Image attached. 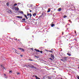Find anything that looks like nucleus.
<instances>
[{
    "label": "nucleus",
    "instance_id": "423d86ee",
    "mask_svg": "<svg viewBox=\"0 0 79 79\" xmlns=\"http://www.w3.org/2000/svg\"><path fill=\"white\" fill-rule=\"evenodd\" d=\"M30 68H35V69H36V68L33 65H32L31 64V65L30 66Z\"/></svg>",
    "mask_w": 79,
    "mask_h": 79
},
{
    "label": "nucleus",
    "instance_id": "8fccbe9b",
    "mask_svg": "<svg viewBox=\"0 0 79 79\" xmlns=\"http://www.w3.org/2000/svg\"><path fill=\"white\" fill-rule=\"evenodd\" d=\"M33 37H34V36H32Z\"/></svg>",
    "mask_w": 79,
    "mask_h": 79
},
{
    "label": "nucleus",
    "instance_id": "f704fd0d",
    "mask_svg": "<svg viewBox=\"0 0 79 79\" xmlns=\"http://www.w3.org/2000/svg\"><path fill=\"white\" fill-rule=\"evenodd\" d=\"M63 34H64V33H63V32H62V35H63Z\"/></svg>",
    "mask_w": 79,
    "mask_h": 79
},
{
    "label": "nucleus",
    "instance_id": "2f4dec72",
    "mask_svg": "<svg viewBox=\"0 0 79 79\" xmlns=\"http://www.w3.org/2000/svg\"><path fill=\"white\" fill-rule=\"evenodd\" d=\"M75 33L76 34V31H75Z\"/></svg>",
    "mask_w": 79,
    "mask_h": 79
},
{
    "label": "nucleus",
    "instance_id": "f257e3e1",
    "mask_svg": "<svg viewBox=\"0 0 79 79\" xmlns=\"http://www.w3.org/2000/svg\"><path fill=\"white\" fill-rule=\"evenodd\" d=\"M67 59V57H64L62 59H60V60L63 61V62H65Z\"/></svg>",
    "mask_w": 79,
    "mask_h": 79
},
{
    "label": "nucleus",
    "instance_id": "0eeeda50",
    "mask_svg": "<svg viewBox=\"0 0 79 79\" xmlns=\"http://www.w3.org/2000/svg\"><path fill=\"white\" fill-rule=\"evenodd\" d=\"M34 50L35 51H36V52H40V50H38V49H34Z\"/></svg>",
    "mask_w": 79,
    "mask_h": 79
},
{
    "label": "nucleus",
    "instance_id": "aec40b11",
    "mask_svg": "<svg viewBox=\"0 0 79 79\" xmlns=\"http://www.w3.org/2000/svg\"><path fill=\"white\" fill-rule=\"evenodd\" d=\"M20 13H21V14H23V11H20Z\"/></svg>",
    "mask_w": 79,
    "mask_h": 79
},
{
    "label": "nucleus",
    "instance_id": "a19ab883",
    "mask_svg": "<svg viewBox=\"0 0 79 79\" xmlns=\"http://www.w3.org/2000/svg\"><path fill=\"white\" fill-rule=\"evenodd\" d=\"M4 76H6V74H4Z\"/></svg>",
    "mask_w": 79,
    "mask_h": 79
},
{
    "label": "nucleus",
    "instance_id": "f3484780",
    "mask_svg": "<svg viewBox=\"0 0 79 79\" xmlns=\"http://www.w3.org/2000/svg\"><path fill=\"white\" fill-rule=\"evenodd\" d=\"M17 3H16V4H14V5H13V6H16V5H17Z\"/></svg>",
    "mask_w": 79,
    "mask_h": 79
},
{
    "label": "nucleus",
    "instance_id": "3c124183",
    "mask_svg": "<svg viewBox=\"0 0 79 79\" xmlns=\"http://www.w3.org/2000/svg\"><path fill=\"white\" fill-rule=\"evenodd\" d=\"M78 68H79V66L78 67Z\"/></svg>",
    "mask_w": 79,
    "mask_h": 79
},
{
    "label": "nucleus",
    "instance_id": "6e6552de",
    "mask_svg": "<svg viewBox=\"0 0 79 79\" xmlns=\"http://www.w3.org/2000/svg\"><path fill=\"white\" fill-rule=\"evenodd\" d=\"M36 15H37V14H36V13H34L33 14V16L34 17H35V16H36Z\"/></svg>",
    "mask_w": 79,
    "mask_h": 79
},
{
    "label": "nucleus",
    "instance_id": "4468645a",
    "mask_svg": "<svg viewBox=\"0 0 79 79\" xmlns=\"http://www.w3.org/2000/svg\"><path fill=\"white\" fill-rule=\"evenodd\" d=\"M6 5L7 6H9V2H7L6 3Z\"/></svg>",
    "mask_w": 79,
    "mask_h": 79
},
{
    "label": "nucleus",
    "instance_id": "37998d69",
    "mask_svg": "<svg viewBox=\"0 0 79 79\" xmlns=\"http://www.w3.org/2000/svg\"><path fill=\"white\" fill-rule=\"evenodd\" d=\"M10 12H11V10H10Z\"/></svg>",
    "mask_w": 79,
    "mask_h": 79
},
{
    "label": "nucleus",
    "instance_id": "a211bd4d",
    "mask_svg": "<svg viewBox=\"0 0 79 79\" xmlns=\"http://www.w3.org/2000/svg\"><path fill=\"white\" fill-rule=\"evenodd\" d=\"M21 51H22V52H24V49L22 48V49H21Z\"/></svg>",
    "mask_w": 79,
    "mask_h": 79
},
{
    "label": "nucleus",
    "instance_id": "9b49d317",
    "mask_svg": "<svg viewBox=\"0 0 79 79\" xmlns=\"http://www.w3.org/2000/svg\"><path fill=\"white\" fill-rule=\"evenodd\" d=\"M58 11H61V8H59L58 9Z\"/></svg>",
    "mask_w": 79,
    "mask_h": 79
},
{
    "label": "nucleus",
    "instance_id": "cd10ccee",
    "mask_svg": "<svg viewBox=\"0 0 79 79\" xmlns=\"http://www.w3.org/2000/svg\"><path fill=\"white\" fill-rule=\"evenodd\" d=\"M69 21H70L71 23H72V22L71 21V20H69Z\"/></svg>",
    "mask_w": 79,
    "mask_h": 79
},
{
    "label": "nucleus",
    "instance_id": "79ce46f5",
    "mask_svg": "<svg viewBox=\"0 0 79 79\" xmlns=\"http://www.w3.org/2000/svg\"><path fill=\"white\" fill-rule=\"evenodd\" d=\"M18 3V4H21V3Z\"/></svg>",
    "mask_w": 79,
    "mask_h": 79
},
{
    "label": "nucleus",
    "instance_id": "09e8293b",
    "mask_svg": "<svg viewBox=\"0 0 79 79\" xmlns=\"http://www.w3.org/2000/svg\"><path fill=\"white\" fill-rule=\"evenodd\" d=\"M68 24H69V23H68Z\"/></svg>",
    "mask_w": 79,
    "mask_h": 79
},
{
    "label": "nucleus",
    "instance_id": "c9c22d12",
    "mask_svg": "<svg viewBox=\"0 0 79 79\" xmlns=\"http://www.w3.org/2000/svg\"><path fill=\"white\" fill-rule=\"evenodd\" d=\"M17 51L16 50H15V52L16 53H17V52H16V51Z\"/></svg>",
    "mask_w": 79,
    "mask_h": 79
},
{
    "label": "nucleus",
    "instance_id": "ddd939ff",
    "mask_svg": "<svg viewBox=\"0 0 79 79\" xmlns=\"http://www.w3.org/2000/svg\"><path fill=\"white\" fill-rule=\"evenodd\" d=\"M24 16L27 19H28V18L27 17V16L26 15H25Z\"/></svg>",
    "mask_w": 79,
    "mask_h": 79
},
{
    "label": "nucleus",
    "instance_id": "ea45409f",
    "mask_svg": "<svg viewBox=\"0 0 79 79\" xmlns=\"http://www.w3.org/2000/svg\"><path fill=\"white\" fill-rule=\"evenodd\" d=\"M15 40H17V39H15Z\"/></svg>",
    "mask_w": 79,
    "mask_h": 79
},
{
    "label": "nucleus",
    "instance_id": "2eb2a0df",
    "mask_svg": "<svg viewBox=\"0 0 79 79\" xmlns=\"http://www.w3.org/2000/svg\"><path fill=\"white\" fill-rule=\"evenodd\" d=\"M64 18H67V16L65 15H64Z\"/></svg>",
    "mask_w": 79,
    "mask_h": 79
},
{
    "label": "nucleus",
    "instance_id": "6ab92c4d",
    "mask_svg": "<svg viewBox=\"0 0 79 79\" xmlns=\"http://www.w3.org/2000/svg\"><path fill=\"white\" fill-rule=\"evenodd\" d=\"M30 18H31V16H32V14L31 13L30 14Z\"/></svg>",
    "mask_w": 79,
    "mask_h": 79
},
{
    "label": "nucleus",
    "instance_id": "1a4fd4ad",
    "mask_svg": "<svg viewBox=\"0 0 79 79\" xmlns=\"http://www.w3.org/2000/svg\"><path fill=\"white\" fill-rule=\"evenodd\" d=\"M35 77L36 79H40V78H39V77H37V76H35Z\"/></svg>",
    "mask_w": 79,
    "mask_h": 79
},
{
    "label": "nucleus",
    "instance_id": "c756f323",
    "mask_svg": "<svg viewBox=\"0 0 79 79\" xmlns=\"http://www.w3.org/2000/svg\"><path fill=\"white\" fill-rule=\"evenodd\" d=\"M49 52H52V51H51V50L49 51Z\"/></svg>",
    "mask_w": 79,
    "mask_h": 79
},
{
    "label": "nucleus",
    "instance_id": "f8f14e48",
    "mask_svg": "<svg viewBox=\"0 0 79 79\" xmlns=\"http://www.w3.org/2000/svg\"><path fill=\"white\" fill-rule=\"evenodd\" d=\"M50 11V8H49L48 10V11H47V13H49Z\"/></svg>",
    "mask_w": 79,
    "mask_h": 79
},
{
    "label": "nucleus",
    "instance_id": "a878e982",
    "mask_svg": "<svg viewBox=\"0 0 79 79\" xmlns=\"http://www.w3.org/2000/svg\"><path fill=\"white\" fill-rule=\"evenodd\" d=\"M40 52L41 53H42V52H43V51H40Z\"/></svg>",
    "mask_w": 79,
    "mask_h": 79
},
{
    "label": "nucleus",
    "instance_id": "de8ad7c7",
    "mask_svg": "<svg viewBox=\"0 0 79 79\" xmlns=\"http://www.w3.org/2000/svg\"><path fill=\"white\" fill-rule=\"evenodd\" d=\"M51 50H53V49H52Z\"/></svg>",
    "mask_w": 79,
    "mask_h": 79
},
{
    "label": "nucleus",
    "instance_id": "9d476101",
    "mask_svg": "<svg viewBox=\"0 0 79 79\" xmlns=\"http://www.w3.org/2000/svg\"><path fill=\"white\" fill-rule=\"evenodd\" d=\"M31 64H28V65H26L25 66H26V67H30L31 66Z\"/></svg>",
    "mask_w": 79,
    "mask_h": 79
},
{
    "label": "nucleus",
    "instance_id": "49530a36",
    "mask_svg": "<svg viewBox=\"0 0 79 79\" xmlns=\"http://www.w3.org/2000/svg\"><path fill=\"white\" fill-rule=\"evenodd\" d=\"M60 79H63V78H60Z\"/></svg>",
    "mask_w": 79,
    "mask_h": 79
},
{
    "label": "nucleus",
    "instance_id": "473e14b6",
    "mask_svg": "<svg viewBox=\"0 0 79 79\" xmlns=\"http://www.w3.org/2000/svg\"><path fill=\"white\" fill-rule=\"evenodd\" d=\"M73 40H75V41H76V40H76V39H74Z\"/></svg>",
    "mask_w": 79,
    "mask_h": 79
},
{
    "label": "nucleus",
    "instance_id": "b1692460",
    "mask_svg": "<svg viewBox=\"0 0 79 79\" xmlns=\"http://www.w3.org/2000/svg\"><path fill=\"white\" fill-rule=\"evenodd\" d=\"M12 73V71H11V70L9 71V73Z\"/></svg>",
    "mask_w": 79,
    "mask_h": 79
},
{
    "label": "nucleus",
    "instance_id": "4c0bfd02",
    "mask_svg": "<svg viewBox=\"0 0 79 79\" xmlns=\"http://www.w3.org/2000/svg\"><path fill=\"white\" fill-rule=\"evenodd\" d=\"M3 69H5V67H3Z\"/></svg>",
    "mask_w": 79,
    "mask_h": 79
},
{
    "label": "nucleus",
    "instance_id": "7ed1b4c3",
    "mask_svg": "<svg viewBox=\"0 0 79 79\" xmlns=\"http://www.w3.org/2000/svg\"><path fill=\"white\" fill-rule=\"evenodd\" d=\"M13 7L15 8V10H16V11H18V10H19V8L18 7Z\"/></svg>",
    "mask_w": 79,
    "mask_h": 79
},
{
    "label": "nucleus",
    "instance_id": "c85d7f7f",
    "mask_svg": "<svg viewBox=\"0 0 79 79\" xmlns=\"http://www.w3.org/2000/svg\"><path fill=\"white\" fill-rule=\"evenodd\" d=\"M77 78L78 79H79V76H78Z\"/></svg>",
    "mask_w": 79,
    "mask_h": 79
},
{
    "label": "nucleus",
    "instance_id": "20e7f679",
    "mask_svg": "<svg viewBox=\"0 0 79 79\" xmlns=\"http://www.w3.org/2000/svg\"><path fill=\"white\" fill-rule=\"evenodd\" d=\"M51 58H53V59H54L55 57L52 54H51Z\"/></svg>",
    "mask_w": 79,
    "mask_h": 79
},
{
    "label": "nucleus",
    "instance_id": "72a5a7b5",
    "mask_svg": "<svg viewBox=\"0 0 79 79\" xmlns=\"http://www.w3.org/2000/svg\"><path fill=\"white\" fill-rule=\"evenodd\" d=\"M17 74L18 75V74H19V73H17Z\"/></svg>",
    "mask_w": 79,
    "mask_h": 79
},
{
    "label": "nucleus",
    "instance_id": "dca6fc26",
    "mask_svg": "<svg viewBox=\"0 0 79 79\" xmlns=\"http://www.w3.org/2000/svg\"><path fill=\"white\" fill-rule=\"evenodd\" d=\"M54 25H55V24H52L51 27H53V26H54Z\"/></svg>",
    "mask_w": 79,
    "mask_h": 79
},
{
    "label": "nucleus",
    "instance_id": "39448f33",
    "mask_svg": "<svg viewBox=\"0 0 79 79\" xmlns=\"http://www.w3.org/2000/svg\"><path fill=\"white\" fill-rule=\"evenodd\" d=\"M17 18H19L20 19H22L23 18L22 16H17Z\"/></svg>",
    "mask_w": 79,
    "mask_h": 79
},
{
    "label": "nucleus",
    "instance_id": "f03ea898",
    "mask_svg": "<svg viewBox=\"0 0 79 79\" xmlns=\"http://www.w3.org/2000/svg\"><path fill=\"white\" fill-rule=\"evenodd\" d=\"M67 55H69V56H71V52L69 51H68V52L67 53Z\"/></svg>",
    "mask_w": 79,
    "mask_h": 79
},
{
    "label": "nucleus",
    "instance_id": "e433bc0d",
    "mask_svg": "<svg viewBox=\"0 0 79 79\" xmlns=\"http://www.w3.org/2000/svg\"><path fill=\"white\" fill-rule=\"evenodd\" d=\"M20 56H23V55H20Z\"/></svg>",
    "mask_w": 79,
    "mask_h": 79
},
{
    "label": "nucleus",
    "instance_id": "bb28decb",
    "mask_svg": "<svg viewBox=\"0 0 79 79\" xmlns=\"http://www.w3.org/2000/svg\"><path fill=\"white\" fill-rule=\"evenodd\" d=\"M30 14H29V13H27V16H29Z\"/></svg>",
    "mask_w": 79,
    "mask_h": 79
},
{
    "label": "nucleus",
    "instance_id": "a18cd8bd",
    "mask_svg": "<svg viewBox=\"0 0 79 79\" xmlns=\"http://www.w3.org/2000/svg\"><path fill=\"white\" fill-rule=\"evenodd\" d=\"M31 61H32V60H31Z\"/></svg>",
    "mask_w": 79,
    "mask_h": 79
},
{
    "label": "nucleus",
    "instance_id": "4be33fe9",
    "mask_svg": "<svg viewBox=\"0 0 79 79\" xmlns=\"http://www.w3.org/2000/svg\"><path fill=\"white\" fill-rule=\"evenodd\" d=\"M49 59H50V60H52L53 61V59H52V58H49Z\"/></svg>",
    "mask_w": 79,
    "mask_h": 79
},
{
    "label": "nucleus",
    "instance_id": "412c9836",
    "mask_svg": "<svg viewBox=\"0 0 79 79\" xmlns=\"http://www.w3.org/2000/svg\"><path fill=\"white\" fill-rule=\"evenodd\" d=\"M22 21H26V19H25V18L22 19Z\"/></svg>",
    "mask_w": 79,
    "mask_h": 79
},
{
    "label": "nucleus",
    "instance_id": "58836bf2",
    "mask_svg": "<svg viewBox=\"0 0 79 79\" xmlns=\"http://www.w3.org/2000/svg\"><path fill=\"white\" fill-rule=\"evenodd\" d=\"M36 76V75H33V77H34V76Z\"/></svg>",
    "mask_w": 79,
    "mask_h": 79
},
{
    "label": "nucleus",
    "instance_id": "5701e85b",
    "mask_svg": "<svg viewBox=\"0 0 79 79\" xmlns=\"http://www.w3.org/2000/svg\"><path fill=\"white\" fill-rule=\"evenodd\" d=\"M42 15L40 16L39 18H42Z\"/></svg>",
    "mask_w": 79,
    "mask_h": 79
},
{
    "label": "nucleus",
    "instance_id": "c03bdc74",
    "mask_svg": "<svg viewBox=\"0 0 79 79\" xmlns=\"http://www.w3.org/2000/svg\"><path fill=\"white\" fill-rule=\"evenodd\" d=\"M18 41H19V40H18Z\"/></svg>",
    "mask_w": 79,
    "mask_h": 79
},
{
    "label": "nucleus",
    "instance_id": "393cba45",
    "mask_svg": "<svg viewBox=\"0 0 79 79\" xmlns=\"http://www.w3.org/2000/svg\"><path fill=\"white\" fill-rule=\"evenodd\" d=\"M18 48V49H19V50H21V49H22V48Z\"/></svg>",
    "mask_w": 79,
    "mask_h": 79
},
{
    "label": "nucleus",
    "instance_id": "7c9ffc66",
    "mask_svg": "<svg viewBox=\"0 0 79 79\" xmlns=\"http://www.w3.org/2000/svg\"><path fill=\"white\" fill-rule=\"evenodd\" d=\"M30 12H32V10H30Z\"/></svg>",
    "mask_w": 79,
    "mask_h": 79
}]
</instances>
